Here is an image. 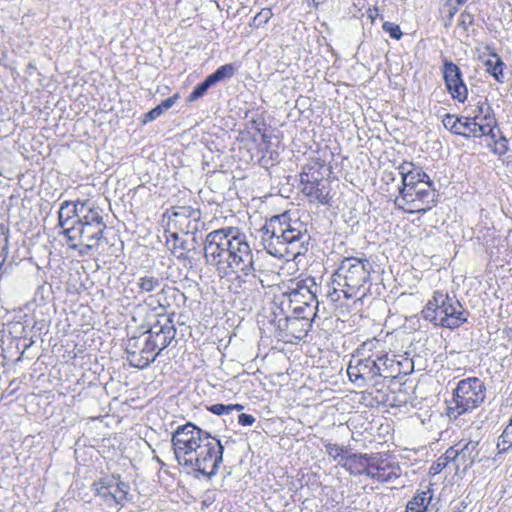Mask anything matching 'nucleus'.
<instances>
[{"instance_id": "1", "label": "nucleus", "mask_w": 512, "mask_h": 512, "mask_svg": "<svg viewBox=\"0 0 512 512\" xmlns=\"http://www.w3.org/2000/svg\"><path fill=\"white\" fill-rule=\"evenodd\" d=\"M206 262L227 274L236 273L233 284L242 289L254 290L270 286L277 275V265L272 258L250 246L247 235L237 227L211 231L204 242Z\"/></svg>"}, {"instance_id": "2", "label": "nucleus", "mask_w": 512, "mask_h": 512, "mask_svg": "<svg viewBox=\"0 0 512 512\" xmlns=\"http://www.w3.org/2000/svg\"><path fill=\"white\" fill-rule=\"evenodd\" d=\"M172 446L178 463L208 478L217 473L223 461V446L219 439L187 423L172 435Z\"/></svg>"}, {"instance_id": "3", "label": "nucleus", "mask_w": 512, "mask_h": 512, "mask_svg": "<svg viewBox=\"0 0 512 512\" xmlns=\"http://www.w3.org/2000/svg\"><path fill=\"white\" fill-rule=\"evenodd\" d=\"M309 235L303 223L291 220L287 213L273 216L262 228L265 254L295 258L307 251Z\"/></svg>"}, {"instance_id": "4", "label": "nucleus", "mask_w": 512, "mask_h": 512, "mask_svg": "<svg viewBox=\"0 0 512 512\" xmlns=\"http://www.w3.org/2000/svg\"><path fill=\"white\" fill-rule=\"evenodd\" d=\"M372 264L367 258L346 257L332 275V290L328 297L336 302L340 300V292L346 299L357 295L361 288L370 281Z\"/></svg>"}, {"instance_id": "5", "label": "nucleus", "mask_w": 512, "mask_h": 512, "mask_svg": "<svg viewBox=\"0 0 512 512\" xmlns=\"http://www.w3.org/2000/svg\"><path fill=\"white\" fill-rule=\"evenodd\" d=\"M422 315L425 320L448 329L458 328L467 321V313L459 300L442 291L433 293Z\"/></svg>"}, {"instance_id": "6", "label": "nucleus", "mask_w": 512, "mask_h": 512, "mask_svg": "<svg viewBox=\"0 0 512 512\" xmlns=\"http://www.w3.org/2000/svg\"><path fill=\"white\" fill-rule=\"evenodd\" d=\"M395 364L394 359H376L352 356L347 368V374L351 382L358 387L364 388L368 384L373 386L380 385L382 378L392 377Z\"/></svg>"}, {"instance_id": "7", "label": "nucleus", "mask_w": 512, "mask_h": 512, "mask_svg": "<svg viewBox=\"0 0 512 512\" xmlns=\"http://www.w3.org/2000/svg\"><path fill=\"white\" fill-rule=\"evenodd\" d=\"M437 201L436 190L433 182L426 174L424 179L417 178L412 183L402 186L399 196L395 199V205L407 213H421L431 210Z\"/></svg>"}, {"instance_id": "8", "label": "nucleus", "mask_w": 512, "mask_h": 512, "mask_svg": "<svg viewBox=\"0 0 512 512\" xmlns=\"http://www.w3.org/2000/svg\"><path fill=\"white\" fill-rule=\"evenodd\" d=\"M317 292L318 285L314 279L302 280L294 289L282 294L281 305L287 308L288 314L305 315L307 319H315L319 305Z\"/></svg>"}, {"instance_id": "9", "label": "nucleus", "mask_w": 512, "mask_h": 512, "mask_svg": "<svg viewBox=\"0 0 512 512\" xmlns=\"http://www.w3.org/2000/svg\"><path fill=\"white\" fill-rule=\"evenodd\" d=\"M102 212L91 200L64 201L58 211V226L105 223Z\"/></svg>"}, {"instance_id": "10", "label": "nucleus", "mask_w": 512, "mask_h": 512, "mask_svg": "<svg viewBox=\"0 0 512 512\" xmlns=\"http://www.w3.org/2000/svg\"><path fill=\"white\" fill-rule=\"evenodd\" d=\"M485 392L484 382L477 377L459 381L453 393L454 406H449L450 413L456 417L477 408L484 402Z\"/></svg>"}, {"instance_id": "11", "label": "nucleus", "mask_w": 512, "mask_h": 512, "mask_svg": "<svg viewBox=\"0 0 512 512\" xmlns=\"http://www.w3.org/2000/svg\"><path fill=\"white\" fill-rule=\"evenodd\" d=\"M324 166L319 163L306 165L300 174L302 192L311 202L328 204L330 189L328 180L324 178Z\"/></svg>"}, {"instance_id": "12", "label": "nucleus", "mask_w": 512, "mask_h": 512, "mask_svg": "<svg viewBox=\"0 0 512 512\" xmlns=\"http://www.w3.org/2000/svg\"><path fill=\"white\" fill-rule=\"evenodd\" d=\"M61 228V234L64 235L69 242L71 249H77L80 245L85 250H91L98 246L106 229V224H86V225H70Z\"/></svg>"}, {"instance_id": "13", "label": "nucleus", "mask_w": 512, "mask_h": 512, "mask_svg": "<svg viewBox=\"0 0 512 512\" xmlns=\"http://www.w3.org/2000/svg\"><path fill=\"white\" fill-rule=\"evenodd\" d=\"M350 460L362 468L358 470V473L365 474L377 481L389 482L392 479L399 477L400 468L391 464L386 459L366 465V462L368 461L367 454H353L350 457Z\"/></svg>"}, {"instance_id": "14", "label": "nucleus", "mask_w": 512, "mask_h": 512, "mask_svg": "<svg viewBox=\"0 0 512 512\" xmlns=\"http://www.w3.org/2000/svg\"><path fill=\"white\" fill-rule=\"evenodd\" d=\"M487 123H478L472 121L468 117H456L455 115L446 114L442 123L446 129L454 134L469 138L482 137L485 133L491 132V123L493 120L486 116Z\"/></svg>"}, {"instance_id": "15", "label": "nucleus", "mask_w": 512, "mask_h": 512, "mask_svg": "<svg viewBox=\"0 0 512 512\" xmlns=\"http://www.w3.org/2000/svg\"><path fill=\"white\" fill-rule=\"evenodd\" d=\"M479 442L468 441L466 443L459 442L447 449V457L452 462V468L455 474L466 472L479 455Z\"/></svg>"}, {"instance_id": "16", "label": "nucleus", "mask_w": 512, "mask_h": 512, "mask_svg": "<svg viewBox=\"0 0 512 512\" xmlns=\"http://www.w3.org/2000/svg\"><path fill=\"white\" fill-rule=\"evenodd\" d=\"M145 340L149 342L152 349H156L159 352L164 350L170 345L176 335V328L173 320L168 316H160L157 321L147 331Z\"/></svg>"}, {"instance_id": "17", "label": "nucleus", "mask_w": 512, "mask_h": 512, "mask_svg": "<svg viewBox=\"0 0 512 512\" xmlns=\"http://www.w3.org/2000/svg\"><path fill=\"white\" fill-rule=\"evenodd\" d=\"M201 213L197 209L191 207L181 206L177 207L170 216L169 230L172 228L179 229L183 235L191 236V240L195 241V233L197 230V223L200 220Z\"/></svg>"}, {"instance_id": "18", "label": "nucleus", "mask_w": 512, "mask_h": 512, "mask_svg": "<svg viewBox=\"0 0 512 512\" xmlns=\"http://www.w3.org/2000/svg\"><path fill=\"white\" fill-rule=\"evenodd\" d=\"M443 77L445 85L454 100L465 102L468 96L466 84L462 79L460 68L450 61L443 65Z\"/></svg>"}, {"instance_id": "19", "label": "nucleus", "mask_w": 512, "mask_h": 512, "mask_svg": "<svg viewBox=\"0 0 512 512\" xmlns=\"http://www.w3.org/2000/svg\"><path fill=\"white\" fill-rule=\"evenodd\" d=\"M313 320L307 319L305 315L287 313L285 330L296 339H303L310 331Z\"/></svg>"}, {"instance_id": "20", "label": "nucleus", "mask_w": 512, "mask_h": 512, "mask_svg": "<svg viewBox=\"0 0 512 512\" xmlns=\"http://www.w3.org/2000/svg\"><path fill=\"white\" fill-rule=\"evenodd\" d=\"M433 501V491L428 488L425 491L417 493L406 506V512H437Z\"/></svg>"}, {"instance_id": "21", "label": "nucleus", "mask_w": 512, "mask_h": 512, "mask_svg": "<svg viewBox=\"0 0 512 512\" xmlns=\"http://www.w3.org/2000/svg\"><path fill=\"white\" fill-rule=\"evenodd\" d=\"M352 356H358L369 359H376L377 357H383L384 359H391L388 354L384 351L380 340L376 338L368 339L364 341L353 353Z\"/></svg>"}, {"instance_id": "22", "label": "nucleus", "mask_w": 512, "mask_h": 512, "mask_svg": "<svg viewBox=\"0 0 512 512\" xmlns=\"http://www.w3.org/2000/svg\"><path fill=\"white\" fill-rule=\"evenodd\" d=\"M137 287L142 293H153L157 292V295H161L170 290L171 288L164 283V279L153 274H146L139 277Z\"/></svg>"}, {"instance_id": "23", "label": "nucleus", "mask_w": 512, "mask_h": 512, "mask_svg": "<svg viewBox=\"0 0 512 512\" xmlns=\"http://www.w3.org/2000/svg\"><path fill=\"white\" fill-rule=\"evenodd\" d=\"M160 354V352L156 349H152L149 345V342L144 339V345L139 350V352H133L129 357V363L131 366L144 369L150 365L153 361H155L156 357Z\"/></svg>"}, {"instance_id": "24", "label": "nucleus", "mask_w": 512, "mask_h": 512, "mask_svg": "<svg viewBox=\"0 0 512 512\" xmlns=\"http://www.w3.org/2000/svg\"><path fill=\"white\" fill-rule=\"evenodd\" d=\"M184 237L186 236L181 232L174 231L171 233L170 238L167 239L168 248L175 257L180 259L189 258L190 251L195 249L194 247H190L188 240Z\"/></svg>"}, {"instance_id": "25", "label": "nucleus", "mask_w": 512, "mask_h": 512, "mask_svg": "<svg viewBox=\"0 0 512 512\" xmlns=\"http://www.w3.org/2000/svg\"><path fill=\"white\" fill-rule=\"evenodd\" d=\"M484 65L486 67V71L491 74L497 82H504L505 75L503 70L505 63L502 61L498 54L491 53L489 58L485 60Z\"/></svg>"}, {"instance_id": "26", "label": "nucleus", "mask_w": 512, "mask_h": 512, "mask_svg": "<svg viewBox=\"0 0 512 512\" xmlns=\"http://www.w3.org/2000/svg\"><path fill=\"white\" fill-rule=\"evenodd\" d=\"M399 174L402 179V186L412 183L417 178L424 179L426 177V173L421 168H416L411 162H404L398 167Z\"/></svg>"}, {"instance_id": "27", "label": "nucleus", "mask_w": 512, "mask_h": 512, "mask_svg": "<svg viewBox=\"0 0 512 512\" xmlns=\"http://www.w3.org/2000/svg\"><path fill=\"white\" fill-rule=\"evenodd\" d=\"M179 99V94L176 93L173 96L165 99L155 108L151 109L145 116L146 121H153L162 115L165 111L169 110Z\"/></svg>"}, {"instance_id": "28", "label": "nucleus", "mask_w": 512, "mask_h": 512, "mask_svg": "<svg viewBox=\"0 0 512 512\" xmlns=\"http://www.w3.org/2000/svg\"><path fill=\"white\" fill-rule=\"evenodd\" d=\"M106 490L112 492V498L114 499L115 507H117L126 499L129 486L124 482H116L115 485L106 487Z\"/></svg>"}, {"instance_id": "29", "label": "nucleus", "mask_w": 512, "mask_h": 512, "mask_svg": "<svg viewBox=\"0 0 512 512\" xmlns=\"http://www.w3.org/2000/svg\"><path fill=\"white\" fill-rule=\"evenodd\" d=\"M236 72V68L233 64H225L216 69L215 72L210 74L208 78L215 84L225 78H231Z\"/></svg>"}, {"instance_id": "30", "label": "nucleus", "mask_w": 512, "mask_h": 512, "mask_svg": "<svg viewBox=\"0 0 512 512\" xmlns=\"http://www.w3.org/2000/svg\"><path fill=\"white\" fill-rule=\"evenodd\" d=\"M243 409L244 407L241 404L225 405L218 403L208 407V410L215 415H228L234 410L242 411Z\"/></svg>"}, {"instance_id": "31", "label": "nucleus", "mask_w": 512, "mask_h": 512, "mask_svg": "<svg viewBox=\"0 0 512 512\" xmlns=\"http://www.w3.org/2000/svg\"><path fill=\"white\" fill-rule=\"evenodd\" d=\"M212 85H214V84L207 77L202 83L198 84L193 89V91L188 96L187 100L189 102H193V101L197 100L198 98L202 97Z\"/></svg>"}, {"instance_id": "32", "label": "nucleus", "mask_w": 512, "mask_h": 512, "mask_svg": "<svg viewBox=\"0 0 512 512\" xmlns=\"http://www.w3.org/2000/svg\"><path fill=\"white\" fill-rule=\"evenodd\" d=\"M445 468H452V462L447 457V451L445 452V454L443 456L438 458L435 463L432 464V466L430 468V473L433 475H436V474L440 473Z\"/></svg>"}, {"instance_id": "33", "label": "nucleus", "mask_w": 512, "mask_h": 512, "mask_svg": "<svg viewBox=\"0 0 512 512\" xmlns=\"http://www.w3.org/2000/svg\"><path fill=\"white\" fill-rule=\"evenodd\" d=\"M382 28L393 39L399 40L403 35L399 25L395 23L386 21L383 23Z\"/></svg>"}, {"instance_id": "34", "label": "nucleus", "mask_w": 512, "mask_h": 512, "mask_svg": "<svg viewBox=\"0 0 512 512\" xmlns=\"http://www.w3.org/2000/svg\"><path fill=\"white\" fill-rule=\"evenodd\" d=\"M486 116L487 117L489 116L493 120L494 123H491V132L485 133V135H488L492 139H495L496 138V134L494 132V128L496 127L497 122H496L495 117L493 116V111H492V108L490 106H486V112H485V114L482 117H480L478 119V123H487Z\"/></svg>"}, {"instance_id": "35", "label": "nucleus", "mask_w": 512, "mask_h": 512, "mask_svg": "<svg viewBox=\"0 0 512 512\" xmlns=\"http://www.w3.org/2000/svg\"><path fill=\"white\" fill-rule=\"evenodd\" d=\"M486 106H488L486 103L478 102V104L472 110L471 115L468 116V118H470L474 122H478V119L485 114Z\"/></svg>"}, {"instance_id": "36", "label": "nucleus", "mask_w": 512, "mask_h": 512, "mask_svg": "<svg viewBox=\"0 0 512 512\" xmlns=\"http://www.w3.org/2000/svg\"><path fill=\"white\" fill-rule=\"evenodd\" d=\"M326 452L329 456L337 458L345 452V449L338 444L328 443L325 445Z\"/></svg>"}, {"instance_id": "37", "label": "nucleus", "mask_w": 512, "mask_h": 512, "mask_svg": "<svg viewBox=\"0 0 512 512\" xmlns=\"http://www.w3.org/2000/svg\"><path fill=\"white\" fill-rule=\"evenodd\" d=\"M255 421H256L255 417L251 414L241 413L238 416V422L242 426H251L255 423Z\"/></svg>"}, {"instance_id": "38", "label": "nucleus", "mask_w": 512, "mask_h": 512, "mask_svg": "<svg viewBox=\"0 0 512 512\" xmlns=\"http://www.w3.org/2000/svg\"><path fill=\"white\" fill-rule=\"evenodd\" d=\"M138 338H131L128 340L126 345V353H127V359L129 360V357L132 355L133 352H138Z\"/></svg>"}, {"instance_id": "39", "label": "nucleus", "mask_w": 512, "mask_h": 512, "mask_svg": "<svg viewBox=\"0 0 512 512\" xmlns=\"http://www.w3.org/2000/svg\"><path fill=\"white\" fill-rule=\"evenodd\" d=\"M473 17L470 14L462 13L459 18V26H462L465 30L472 24Z\"/></svg>"}, {"instance_id": "40", "label": "nucleus", "mask_w": 512, "mask_h": 512, "mask_svg": "<svg viewBox=\"0 0 512 512\" xmlns=\"http://www.w3.org/2000/svg\"><path fill=\"white\" fill-rule=\"evenodd\" d=\"M506 142H507V140L505 139V137H502L501 142H496L494 152L498 153L499 155L505 154L508 150V146H507Z\"/></svg>"}, {"instance_id": "41", "label": "nucleus", "mask_w": 512, "mask_h": 512, "mask_svg": "<svg viewBox=\"0 0 512 512\" xmlns=\"http://www.w3.org/2000/svg\"><path fill=\"white\" fill-rule=\"evenodd\" d=\"M100 494L109 506H112L113 504L115 505L114 499L112 498V492L104 488L103 491L100 492Z\"/></svg>"}, {"instance_id": "42", "label": "nucleus", "mask_w": 512, "mask_h": 512, "mask_svg": "<svg viewBox=\"0 0 512 512\" xmlns=\"http://www.w3.org/2000/svg\"><path fill=\"white\" fill-rule=\"evenodd\" d=\"M456 11H457V8H456V7H451V4H449V10H448V12H449V17H450V18H452V17H453V15L456 13Z\"/></svg>"}, {"instance_id": "43", "label": "nucleus", "mask_w": 512, "mask_h": 512, "mask_svg": "<svg viewBox=\"0 0 512 512\" xmlns=\"http://www.w3.org/2000/svg\"><path fill=\"white\" fill-rule=\"evenodd\" d=\"M450 3L455 2L457 5L465 3L467 0H448Z\"/></svg>"}, {"instance_id": "44", "label": "nucleus", "mask_w": 512, "mask_h": 512, "mask_svg": "<svg viewBox=\"0 0 512 512\" xmlns=\"http://www.w3.org/2000/svg\"><path fill=\"white\" fill-rule=\"evenodd\" d=\"M315 6H319L320 4H323L326 2V0H312Z\"/></svg>"}, {"instance_id": "45", "label": "nucleus", "mask_w": 512, "mask_h": 512, "mask_svg": "<svg viewBox=\"0 0 512 512\" xmlns=\"http://www.w3.org/2000/svg\"><path fill=\"white\" fill-rule=\"evenodd\" d=\"M262 15V13H259L258 15L255 16L254 18V22L257 21V19Z\"/></svg>"}, {"instance_id": "46", "label": "nucleus", "mask_w": 512, "mask_h": 512, "mask_svg": "<svg viewBox=\"0 0 512 512\" xmlns=\"http://www.w3.org/2000/svg\"><path fill=\"white\" fill-rule=\"evenodd\" d=\"M268 15H269V12H266L265 21H267Z\"/></svg>"}, {"instance_id": "47", "label": "nucleus", "mask_w": 512, "mask_h": 512, "mask_svg": "<svg viewBox=\"0 0 512 512\" xmlns=\"http://www.w3.org/2000/svg\"><path fill=\"white\" fill-rule=\"evenodd\" d=\"M268 15H269V12H266L265 21H267Z\"/></svg>"}, {"instance_id": "48", "label": "nucleus", "mask_w": 512, "mask_h": 512, "mask_svg": "<svg viewBox=\"0 0 512 512\" xmlns=\"http://www.w3.org/2000/svg\"><path fill=\"white\" fill-rule=\"evenodd\" d=\"M157 303H159V306H160V307H163V304H162V303H160V300H157Z\"/></svg>"}, {"instance_id": "49", "label": "nucleus", "mask_w": 512, "mask_h": 512, "mask_svg": "<svg viewBox=\"0 0 512 512\" xmlns=\"http://www.w3.org/2000/svg\"><path fill=\"white\" fill-rule=\"evenodd\" d=\"M157 303H159V306H160V307H163V304H162V303H160V300H157Z\"/></svg>"}, {"instance_id": "50", "label": "nucleus", "mask_w": 512, "mask_h": 512, "mask_svg": "<svg viewBox=\"0 0 512 512\" xmlns=\"http://www.w3.org/2000/svg\"><path fill=\"white\" fill-rule=\"evenodd\" d=\"M157 303H159V306H160V307H163V304H162V303H160V300H157Z\"/></svg>"}, {"instance_id": "51", "label": "nucleus", "mask_w": 512, "mask_h": 512, "mask_svg": "<svg viewBox=\"0 0 512 512\" xmlns=\"http://www.w3.org/2000/svg\"><path fill=\"white\" fill-rule=\"evenodd\" d=\"M453 512H462L461 509L454 510Z\"/></svg>"}]
</instances>
